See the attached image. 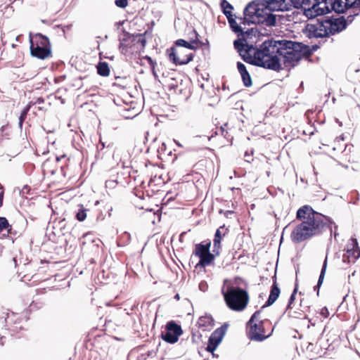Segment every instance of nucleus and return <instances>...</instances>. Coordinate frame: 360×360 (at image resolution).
<instances>
[{"label": "nucleus", "instance_id": "c03bdc74", "mask_svg": "<svg viewBox=\"0 0 360 360\" xmlns=\"http://www.w3.org/2000/svg\"><path fill=\"white\" fill-rule=\"evenodd\" d=\"M326 311L327 312V309H326V308H323V309H322L321 314H323L324 313H326Z\"/></svg>", "mask_w": 360, "mask_h": 360}, {"label": "nucleus", "instance_id": "b1692460", "mask_svg": "<svg viewBox=\"0 0 360 360\" xmlns=\"http://www.w3.org/2000/svg\"><path fill=\"white\" fill-rule=\"evenodd\" d=\"M285 313L287 314V315L290 318L300 319H307V315L302 310L297 311L294 310L293 307L290 309H285Z\"/></svg>", "mask_w": 360, "mask_h": 360}, {"label": "nucleus", "instance_id": "39448f33", "mask_svg": "<svg viewBox=\"0 0 360 360\" xmlns=\"http://www.w3.org/2000/svg\"><path fill=\"white\" fill-rule=\"evenodd\" d=\"M261 310L256 311L246 324L247 335L250 340L262 342L270 337L274 331L271 321L262 319Z\"/></svg>", "mask_w": 360, "mask_h": 360}, {"label": "nucleus", "instance_id": "a878e982", "mask_svg": "<svg viewBox=\"0 0 360 360\" xmlns=\"http://www.w3.org/2000/svg\"><path fill=\"white\" fill-rule=\"evenodd\" d=\"M6 230L8 234H12V225L4 217H0V233Z\"/></svg>", "mask_w": 360, "mask_h": 360}, {"label": "nucleus", "instance_id": "bb28decb", "mask_svg": "<svg viewBox=\"0 0 360 360\" xmlns=\"http://www.w3.org/2000/svg\"><path fill=\"white\" fill-rule=\"evenodd\" d=\"M220 5L224 14L226 17H228V15L231 16L232 11L233 9L232 5L230 3H229L226 0H221Z\"/></svg>", "mask_w": 360, "mask_h": 360}, {"label": "nucleus", "instance_id": "473e14b6", "mask_svg": "<svg viewBox=\"0 0 360 360\" xmlns=\"http://www.w3.org/2000/svg\"><path fill=\"white\" fill-rule=\"evenodd\" d=\"M292 4L295 8H300L301 6H303L304 0H290Z\"/></svg>", "mask_w": 360, "mask_h": 360}, {"label": "nucleus", "instance_id": "f704fd0d", "mask_svg": "<svg viewBox=\"0 0 360 360\" xmlns=\"http://www.w3.org/2000/svg\"><path fill=\"white\" fill-rule=\"evenodd\" d=\"M166 150V145L165 143H162V146L158 148V153L160 154L165 153Z\"/></svg>", "mask_w": 360, "mask_h": 360}, {"label": "nucleus", "instance_id": "ddd939ff", "mask_svg": "<svg viewBox=\"0 0 360 360\" xmlns=\"http://www.w3.org/2000/svg\"><path fill=\"white\" fill-rule=\"evenodd\" d=\"M307 30L310 37L323 38V44H330L334 41L329 34L326 22L317 25H307Z\"/></svg>", "mask_w": 360, "mask_h": 360}, {"label": "nucleus", "instance_id": "f8f14e48", "mask_svg": "<svg viewBox=\"0 0 360 360\" xmlns=\"http://www.w3.org/2000/svg\"><path fill=\"white\" fill-rule=\"evenodd\" d=\"M146 43V40L141 34L134 35L125 32L120 40V49L122 53H127L129 52V49L134 47L139 48V46H140L141 48H143Z\"/></svg>", "mask_w": 360, "mask_h": 360}, {"label": "nucleus", "instance_id": "cd10ccee", "mask_svg": "<svg viewBox=\"0 0 360 360\" xmlns=\"http://www.w3.org/2000/svg\"><path fill=\"white\" fill-rule=\"evenodd\" d=\"M326 268H327V257H326V259L323 262V266H322L321 274H320V276L319 278V281L317 283V285L316 287H314L315 290L316 288L319 289L320 288V286L321 285V284L323 281V279H324L325 274H326ZM317 293H319V291L317 292Z\"/></svg>", "mask_w": 360, "mask_h": 360}, {"label": "nucleus", "instance_id": "aec40b11", "mask_svg": "<svg viewBox=\"0 0 360 360\" xmlns=\"http://www.w3.org/2000/svg\"><path fill=\"white\" fill-rule=\"evenodd\" d=\"M280 293H281V290L278 288V283L276 281V278H275L273 281V284L271 287L269 296L268 300H266L264 307L272 305L276 302V300L278 299V297H279Z\"/></svg>", "mask_w": 360, "mask_h": 360}, {"label": "nucleus", "instance_id": "423d86ee", "mask_svg": "<svg viewBox=\"0 0 360 360\" xmlns=\"http://www.w3.org/2000/svg\"><path fill=\"white\" fill-rule=\"evenodd\" d=\"M222 294L226 306L233 311H244L250 301L248 291L240 287H228L226 291L222 290Z\"/></svg>", "mask_w": 360, "mask_h": 360}, {"label": "nucleus", "instance_id": "de8ad7c7", "mask_svg": "<svg viewBox=\"0 0 360 360\" xmlns=\"http://www.w3.org/2000/svg\"><path fill=\"white\" fill-rule=\"evenodd\" d=\"M339 142H340V140H339V139H337V140L335 141V143H339Z\"/></svg>", "mask_w": 360, "mask_h": 360}, {"label": "nucleus", "instance_id": "2eb2a0df", "mask_svg": "<svg viewBox=\"0 0 360 360\" xmlns=\"http://www.w3.org/2000/svg\"><path fill=\"white\" fill-rule=\"evenodd\" d=\"M227 330V326L223 325L217 328L210 335L208 340L206 350L209 352L213 353L217 349L218 345L221 342Z\"/></svg>", "mask_w": 360, "mask_h": 360}, {"label": "nucleus", "instance_id": "2f4dec72", "mask_svg": "<svg viewBox=\"0 0 360 360\" xmlns=\"http://www.w3.org/2000/svg\"><path fill=\"white\" fill-rule=\"evenodd\" d=\"M115 5L122 8H124L128 6V0H115Z\"/></svg>", "mask_w": 360, "mask_h": 360}, {"label": "nucleus", "instance_id": "1a4fd4ad", "mask_svg": "<svg viewBox=\"0 0 360 360\" xmlns=\"http://www.w3.org/2000/svg\"><path fill=\"white\" fill-rule=\"evenodd\" d=\"M30 53L33 57L44 60L52 56L51 46L47 37L37 33L30 34Z\"/></svg>", "mask_w": 360, "mask_h": 360}, {"label": "nucleus", "instance_id": "7c9ffc66", "mask_svg": "<svg viewBox=\"0 0 360 360\" xmlns=\"http://www.w3.org/2000/svg\"><path fill=\"white\" fill-rule=\"evenodd\" d=\"M297 292V283H296L295 288L293 290V292H292V295L290 297V299H289V301H288V304L287 305L286 309L292 308V304H293L294 300L295 299V295H296Z\"/></svg>", "mask_w": 360, "mask_h": 360}, {"label": "nucleus", "instance_id": "dca6fc26", "mask_svg": "<svg viewBox=\"0 0 360 360\" xmlns=\"http://www.w3.org/2000/svg\"><path fill=\"white\" fill-rule=\"evenodd\" d=\"M326 26L328 29L330 34H335V33L340 32L345 30L349 23L352 22L349 21L348 17L347 18L345 16L335 18L333 20L326 21Z\"/></svg>", "mask_w": 360, "mask_h": 360}, {"label": "nucleus", "instance_id": "e433bc0d", "mask_svg": "<svg viewBox=\"0 0 360 360\" xmlns=\"http://www.w3.org/2000/svg\"><path fill=\"white\" fill-rule=\"evenodd\" d=\"M44 103V99L42 98H38L36 102H34V103L32 102V106L33 105H36L37 103L40 104V103Z\"/></svg>", "mask_w": 360, "mask_h": 360}, {"label": "nucleus", "instance_id": "f257e3e1", "mask_svg": "<svg viewBox=\"0 0 360 360\" xmlns=\"http://www.w3.org/2000/svg\"><path fill=\"white\" fill-rule=\"evenodd\" d=\"M264 59L262 68L276 72L285 68H294L302 58L309 59L311 56L305 44L290 40L268 39L264 41L262 50Z\"/></svg>", "mask_w": 360, "mask_h": 360}, {"label": "nucleus", "instance_id": "4be33fe9", "mask_svg": "<svg viewBox=\"0 0 360 360\" xmlns=\"http://www.w3.org/2000/svg\"><path fill=\"white\" fill-rule=\"evenodd\" d=\"M237 68L241 75L244 85L247 87L252 86V79H251V77H250L249 72L246 70V67L245 66V65L243 63H242L241 62H238L237 63Z\"/></svg>", "mask_w": 360, "mask_h": 360}, {"label": "nucleus", "instance_id": "20e7f679", "mask_svg": "<svg viewBox=\"0 0 360 360\" xmlns=\"http://www.w3.org/2000/svg\"><path fill=\"white\" fill-rule=\"evenodd\" d=\"M195 38H191L189 41L183 39H177L172 47L167 49V54L170 61L176 65H186L193 60L194 52L187 49L195 51L202 46L204 43L199 40L197 32L193 30Z\"/></svg>", "mask_w": 360, "mask_h": 360}, {"label": "nucleus", "instance_id": "58836bf2", "mask_svg": "<svg viewBox=\"0 0 360 360\" xmlns=\"http://www.w3.org/2000/svg\"><path fill=\"white\" fill-rule=\"evenodd\" d=\"M3 200H4V192H0V207L3 205Z\"/></svg>", "mask_w": 360, "mask_h": 360}, {"label": "nucleus", "instance_id": "72a5a7b5", "mask_svg": "<svg viewBox=\"0 0 360 360\" xmlns=\"http://www.w3.org/2000/svg\"><path fill=\"white\" fill-rule=\"evenodd\" d=\"M306 47L308 48V49L309 50V51L311 52V56L313 55V53L317 50V49L319 48V46L318 45H313L311 47L307 46V45H305Z\"/></svg>", "mask_w": 360, "mask_h": 360}, {"label": "nucleus", "instance_id": "79ce46f5", "mask_svg": "<svg viewBox=\"0 0 360 360\" xmlns=\"http://www.w3.org/2000/svg\"><path fill=\"white\" fill-rule=\"evenodd\" d=\"M140 186H141L143 188H146V186L145 185L144 181H141L140 184Z\"/></svg>", "mask_w": 360, "mask_h": 360}, {"label": "nucleus", "instance_id": "c9c22d12", "mask_svg": "<svg viewBox=\"0 0 360 360\" xmlns=\"http://www.w3.org/2000/svg\"><path fill=\"white\" fill-rule=\"evenodd\" d=\"M156 180V176H155L154 177H151L147 184V186L148 187H151L152 188V190H153L154 188H153V182H155V181Z\"/></svg>", "mask_w": 360, "mask_h": 360}, {"label": "nucleus", "instance_id": "4c0bfd02", "mask_svg": "<svg viewBox=\"0 0 360 360\" xmlns=\"http://www.w3.org/2000/svg\"><path fill=\"white\" fill-rule=\"evenodd\" d=\"M146 59L149 62V63L154 67L155 63L153 62V59L150 56H146Z\"/></svg>", "mask_w": 360, "mask_h": 360}, {"label": "nucleus", "instance_id": "9d476101", "mask_svg": "<svg viewBox=\"0 0 360 360\" xmlns=\"http://www.w3.org/2000/svg\"><path fill=\"white\" fill-rule=\"evenodd\" d=\"M210 247L211 241L209 239L195 245L193 254L199 258L198 266L206 267L214 263L217 256L215 252H210Z\"/></svg>", "mask_w": 360, "mask_h": 360}, {"label": "nucleus", "instance_id": "6e6552de", "mask_svg": "<svg viewBox=\"0 0 360 360\" xmlns=\"http://www.w3.org/2000/svg\"><path fill=\"white\" fill-rule=\"evenodd\" d=\"M326 2L329 12L349 13V22H352L354 17L360 14V0H326Z\"/></svg>", "mask_w": 360, "mask_h": 360}, {"label": "nucleus", "instance_id": "6ab92c4d", "mask_svg": "<svg viewBox=\"0 0 360 360\" xmlns=\"http://www.w3.org/2000/svg\"><path fill=\"white\" fill-rule=\"evenodd\" d=\"M340 158L347 162H355L356 153L354 150V146L352 144L345 145L344 150L340 153Z\"/></svg>", "mask_w": 360, "mask_h": 360}, {"label": "nucleus", "instance_id": "ea45409f", "mask_svg": "<svg viewBox=\"0 0 360 360\" xmlns=\"http://www.w3.org/2000/svg\"><path fill=\"white\" fill-rule=\"evenodd\" d=\"M65 78V76H61V77H57L55 79V82L58 83V82L63 80Z\"/></svg>", "mask_w": 360, "mask_h": 360}, {"label": "nucleus", "instance_id": "a18cd8bd", "mask_svg": "<svg viewBox=\"0 0 360 360\" xmlns=\"http://www.w3.org/2000/svg\"><path fill=\"white\" fill-rule=\"evenodd\" d=\"M326 311L327 312V309H326V308H323V309H322L321 314H323L324 313H326Z\"/></svg>", "mask_w": 360, "mask_h": 360}, {"label": "nucleus", "instance_id": "c756f323", "mask_svg": "<svg viewBox=\"0 0 360 360\" xmlns=\"http://www.w3.org/2000/svg\"><path fill=\"white\" fill-rule=\"evenodd\" d=\"M31 107H32V102H30L29 104L22 111V112L19 117V126L20 127H22V124L27 117V112H29Z\"/></svg>", "mask_w": 360, "mask_h": 360}, {"label": "nucleus", "instance_id": "f03ea898", "mask_svg": "<svg viewBox=\"0 0 360 360\" xmlns=\"http://www.w3.org/2000/svg\"><path fill=\"white\" fill-rule=\"evenodd\" d=\"M296 219L300 221L290 233L294 243H300L313 237L319 236L324 232L332 233L333 220L318 212L308 205L300 207L296 212Z\"/></svg>", "mask_w": 360, "mask_h": 360}, {"label": "nucleus", "instance_id": "f3484780", "mask_svg": "<svg viewBox=\"0 0 360 360\" xmlns=\"http://www.w3.org/2000/svg\"><path fill=\"white\" fill-rule=\"evenodd\" d=\"M229 229L225 225L221 226L217 229L213 239V250L217 256H219L221 252V240L229 233Z\"/></svg>", "mask_w": 360, "mask_h": 360}, {"label": "nucleus", "instance_id": "9b49d317", "mask_svg": "<svg viewBox=\"0 0 360 360\" xmlns=\"http://www.w3.org/2000/svg\"><path fill=\"white\" fill-rule=\"evenodd\" d=\"M326 0H304L303 6L300 8L304 9V15L309 18H314L329 13L327 7Z\"/></svg>", "mask_w": 360, "mask_h": 360}, {"label": "nucleus", "instance_id": "7ed1b4c3", "mask_svg": "<svg viewBox=\"0 0 360 360\" xmlns=\"http://www.w3.org/2000/svg\"><path fill=\"white\" fill-rule=\"evenodd\" d=\"M283 3L279 0L265 1H252L244 10V19L240 18V23L245 24L246 21L253 24H259L265 27H274L277 23V15L274 11L282 10Z\"/></svg>", "mask_w": 360, "mask_h": 360}, {"label": "nucleus", "instance_id": "a19ab883", "mask_svg": "<svg viewBox=\"0 0 360 360\" xmlns=\"http://www.w3.org/2000/svg\"><path fill=\"white\" fill-rule=\"evenodd\" d=\"M122 237H123V238H127V239H129V238H130V235H129L128 233H126V232H125V233L122 235Z\"/></svg>", "mask_w": 360, "mask_h": 360}, {"label": "nucleus", "instance_id": "a211bd4d", "mask_svg": "<svg viewBox=\"0 0 360 360\" xmlns=\"http://www.w3.org/2000/svg\"><path fill=\"white\" fill-rule=\"evenodd\" d=\"M360 257V250L356 239L352 240V248H348L342 256V261L345 263L354 262Z\"/></svg>", "mask_w": 360, "mask_h": 360}, {"label": "nucleus", "instance_id": "5701e85b", "mask_svg": "<svg viewBox=\"0 0 360 360\" xmlns=\"http://www.w3.org/2000/svg\"><path fill=\"white\" fill-rule=\"evenodd\" d=\"M214 325V320L210 315H205L200 316L197 322V326L199 328L206 330L212 328Z\"/></svg>", "mask_w": 360, "mask_h": 360}, {"label": "nucleus", "instance_id": "49530a36", "mask_svg": "<svg viewBox=\"0 0 360 360\" xmlns=\"http://www.w3.org/2000/svg\"><path fill=\"white\" fill-rule=\"evenodd\" d=\"M220 130L221 131L222 133L224 132V129L222 127H221Z\"/></svg>", "mask_w": 360, "mask_h": 360}, {"label": "nucleus", "instance_id": "37998d69", "mask_svg": "<svg viewBox=\"0 0 360 360\" xmlns=\"http://www.w3.org/2000/svg\"><path fill=\"white\" fill-rule=\"evenodd\" d=\"M233 212H232V211H226V212H225V216H226V217H228V215H229V214H233Z\"/></svg>", "mask_w": 360, "mask_h": 360}, {"label": "nucleus", "instance_id": "412c9836", "mask_svg": "<svg viewBox=\"0 0 360 360\" xmlns=\"http://www.w3.org/2000/svg\"><path fill=\"white\" fill-rule=\"evenodd\" d=\"M226 18L231 30L233 32L237 34L238 37L244 38V35H250V32H252L253 29L244 32L242 27L236 22V20L233 17V15H231V16L228 15Z\"/></svg>", "mask_w": 360, "mask_h": 360}, {"label": "nucleus", "instance_id": "393cba45", "mask_svg": "<svg viewBox=\"0 0 360 360\" xmlns=\"http://www.w3.org/2000/svg\"><path fill=\"white\" fill-rule=\"evenodd\" d=\"M97 73L102 77H107L110 74V68L106 62H99L96 65Z\"/></svg>", "mask_w": 360, "mask_h": 360}, {"label": "nucleus", "instance_id": "4468645a", "mask_svg": "<svg viewBox=\"0 0 360 360\" xmlns=\"http://www.w3.org/2000/svg\"><path fill=\"white\" fill-rule=\"evenodd\" d=\"M183 334V330L180 325L174 321H168L165 326V330L161 334L162 339L167 343L174 344Z\"/></svg>", "mask_w": 360, "mask_h": 360}, {"label": "nucleus", "instance_id": "09e8293b", "mask_svg": "<svg viewBox=\"0 0 360 360\" xmlns=\"http://www.w3.org/2000/svg\"><path fill=\"white\" fill-rule=\"evenodd\" d=\"M88 233L84 234L83 237L84 238L86 236H87Z\"/></svg>", "mask_w": 360, "mask_h": 360}, {"label": "nucleus", "instance_id": "0eeeda50", "mask_svg": "<svg viewBox=\"0 0 360 360\" xmlns=\"http://www.w3.org/2000/svg\"><path fill=\"white\" fill-rule=\"evenodd\" d=\"M246 36L247 35H244V38L240 37L239 39L235 40L233 42L234 47L239 52L240 56L243 58L244 61L252 65L262 67L264 53L262 52L264 42L259 46V48L244 44L243 41L245 40Z\"/></svg>", "mask_w": 360, "mask_h": 360}, {"label": "nucleus", "instance_id": "c85d7f7f", "mask_svg": "<svg viewBox=\"0 0 360 360\" xmlns=\"http://www.w3.org/2000/svg\"><path fill=\"white\" fill-rule=\"evenodd\" d=\"M78 212L76 214V219L79 221H83L87 216V209L84 208L83 205H79Z\"/></svg>", "mask_w": 360, "mask_h": 360}]
</instances>
